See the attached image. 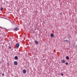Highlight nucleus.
Returning <instances> with one entry per match:
<instances>
[{
	"label": "nucleus",
	"instance_id": "f257e3e1",
	"mask_svg": "<svg viewBox=\"0 0 77 77\" xmlns=\"http://www.w3.org/2000/svg\"><path fill=\"white\" fill-rule=\"evenodd\" d=\"M20 30L19 28H16L14 29V31H18V30Z\"/></svg>",
	"mask_w": 77,
	"mask_h": 77
},
{
	"label": "nucleus",
	"instance_id": "f03ea898",
	"mask_svg": "<svg viewBox=\"0 0 77 77\" xmlns=\"http://www.w3.org/2000/svg\"><path fill=\"white\" fill-rule=\"evenodd\" d=\"M16 47L17 48H19V46H20V44L18 43H17L16 44Z\"/></svg>",
	"mask_w": 77,
	"mask_h": 77
},
{
	"label": "nucleus",
	"instance_id": "7ed1b4c3",
	"mask_svg": "<svg viewBox=\"0 0 77 77\" xmlns=\"http://www.w3.org/2000/svg\"><path fill=\"white\" fill-rule=\"evenodd\" d=\"M14 64L15 65H18V62L16 61H15L14 62Z\"/></svg>",
	"mask_w": 77,
	"mask_h": 77
},
{
	"label": "nucleus",
	"instance_id": "20e7f679",
	"mask_svg": "<svg viewBox=\"0 0 77 77\" xmlns=\"http://www.w3.org/2000/svg\"><path fill=\"white\" fill-rule=\"evenodd\" d=\"M23 74H26V70L24 69L23 70Z\"/></svg>",
	"mask_w": 77,
	"mask_h": 77
},
{
	"label": "nucleus",
	"instance_id": "39448f33",
	"mask_svg": "<svg viewBox=\"0 0 77 77\" xmlns=\"http://www.w3.org/2000/svg\"><path fill=\"white\" fill-rule=\"evenodd\" d=\"M62 63H64L65 62V60H63L61 61Z\"/></svg>",
	"mask_w": 77,
	"mask_h": 77
},
{
	"label": "nucleus",
	"instance_id": "423d86ee",
	"mask_svg": "<svg viewBox=\"0 0 77 77\" xmlns=\"http://www.w3.org/2000/svg\"><path fill=\"white\" fill-rule=\"evenodd\" d=\"M51 36L52 38L54 37V34L53 33H51Z\"/></svg>",
	"mask_w": 77,
	"mask_h": 77
},
{
	"label": "nucleus",
	"instance_id": "0eeeda50",
	"mask_svg": "<svg viewBox=\"0 0 77 77\" xmlns=\"http://www.w3.org/2000/svg\"><path fill=\"white\" fill-rule=\"evenodd\" d=\"M35 44H38V42L37 41H35Z\"/></svg>",
	"mask_w": 77,
	"mask_h": 77
},
{
	"label": "nucleus",
	"instance_id": "6e6552de",
	"mask_svg": "<svg viewBox=\"0 0 77 77\" xmlns=\"http://www.w3.org/2000/svg\"><path fill=\"white\" fill-rule=\"evenodd\" d=\"M14 59L16 60H17V59H18V57H17V56H15L14 57Z\"/></svg>",
	"mask_w": 77,
	"mask_h": 77
},
{
	"label": "nucleus",
	"instance_id": "1a4fd4ad",
	"mask_svg": "<svg viewBox=\"0 0 77 77\" xmlns=\"http://www.w3.org/2000/svg\"><path fill=\"white\" fill-rule=\"evenodd\" d=\"M66 59H67V60H69V57H68V56H67L66 57Z\"/></svg>",
	"mask_w": 77,
	"mask_h": 77
},
{
	"label": "nucleus",
	"instance_id": "9d476101",
	"mask_svg": "<svg viewBox=\"0 0 77 77\" xmlns=\"http://www.w3.org/2000/svg\"><path fill=\"white\" fill-rule=\"evenodd\" d=\"M17 54L18 55H20V54H20V52H18V53H17Z\"/></svg>",
	"mask_w": 77,
	"mask_h": 77
},
{
	"label": "nucleus",
	"instance_id": "9b49d317",
	"mask_svg": "<svg viewBox=\"0 0 77 77\" xmlns=\"http://www.w3.org/2000/svg\"><path fill=\"white\" fill-rule=\"evenodd\" d=\"M66 65H68V62H66L65 63Z\"/></svg>",
	"mask_w": 77,
	"mask_h": 77
},
{
	"label": "nucleus",
	"instance_id": "f8f14e48",
	"mask_svg": "<svg viewBox=\"0 0 77 77\" xmlns=\"http://www.w3.org/2000/svg\"><path fill=\"white\" fill-rule=\"evenodd\" d=\"M1 10L3 11V8H1Z\"/></svg>",
	"mask_w": 77,
	"mask_h": 77
},
{
	"label": "nucleus",
	"instance_id": "ddd939ff",
	"mask_svg": "<svg viewBox=\"0 0 77 77\" xmlns=\"http://www.w3.org/2000/svg\"><path fill=\"white\" fill-rule=\"evenodd\" d=\"M65 41H69L68 40H65L64 41V42H65Z\"/></svg>",
	"mask_w": 77,
	"mask_h": 77
},
{
	"label": "nucleus",
	"instance_id": "4468645a",
	"mask_svg": "<svg viewBox=\"0 0 77 77\" xmlns=\"http://www.w3.org/2000/svg\"><path fill=\"white\" fill-rule=\"evenodd\" d=\"M2 75V76H4V75H5V74L4 73H3Z\"/></svg>",
	"mask_w": 77,
	"mask_h": 77
},
{
	"label": "nucleus",
	"instance_id": "2eb2a0df",
	"mask_svg": "<svg viewBox=\"0 0 77 77\" xmlns=\"http://www.w3.org/2000/svg\"><path fill=\"white\" fill-rule=\"evenodd\" d=\"M61 75H62V76H63V73H61Z\"/></svg>",
	"mask_w": 77,
	"mask_h": 77
},
{
	"label": "nucleus",
	"instance_id": "dca6fc26",
	"mask_svg": "<svg viewBox=\"0 0 77 77\" xmlns=\"http://www.w3.org/2000/svg\"><path fill=\"white\" fill-rule=\"evenodd\" d=\"M9 48H10V49H11V48H12V47H9Z\"/></svg>",
	"mask_w": 77,
	"mask_h": 77
},
{
	"label": "nucleus",
	"instance_id": "f3484780",
	"mask_svg": "<svg viewBox=\"0 0 77 77\" xmlns=\"http://www.w3.org/2000/svg\"><path fill=\"white\" fill-rule=\"evenodd\" d=\"M69 37L71 38V36H69Z\"/></svg>",
	"mask_w": 77,
	"mask_h": 77
},
{
	"label": "nucleus",
	"instance_id": "a211bd4d",
	"mask_svg": "<svg viewBox=\"0 0 77 77\" xmlns=\"http://www.w3.org/2000/svg\"><path fill=\"white\" fill-rule=\"evenodd\" d=\"M0 64H1V61H0Z\"/></svg>",
	"mask_w": 77,
	"mask_h": 77
},
{
	"label": "nucleus",
	"instance_id": "6ab92c4d",
	"mask_svg": "<svg viewBox=\"0 0 77 77\" xmlns=\"http://www.w3.org/2000/svg\"><path fill=\"white\" fill-rule=\"evenodd\" d=\"M36 12H38V11H36Z\"/></svg>",
	"mask_w": 77,
	"mask_h": 77
}]
</instances>
